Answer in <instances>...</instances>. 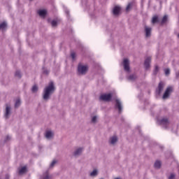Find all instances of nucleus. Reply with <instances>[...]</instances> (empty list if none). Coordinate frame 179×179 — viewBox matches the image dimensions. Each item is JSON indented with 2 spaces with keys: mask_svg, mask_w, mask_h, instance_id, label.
<instances>
[{
  "mask_svg": "<svg viewBox=\"0 0 179 179\" xmlns=\"http://www.w3.org/2000/svg\"><path fill=\"white\" fill-rule=\"evenodd\" d=\"M154 167L155 169H160L162 167V162L160 161H156Z\"/></svg>",
  "mask_w": 179,
  "mask_h": 179,
  "instance_id": "nucleus-23",
  "label": "nucleus"
},
{
  "mask_svg": "<svg viewBox=\"0 0 179 179\" xmlns=\"http://www.w3.org/2000/svg\"><path fill=\"white\" fill-rule=\"evenodd\" d=\"M159 73V66L155 65V69L153 70V73L152 74L156 76V75H157V73Z\"/></svg>",
  "mask_w": 179,
  "mask_h": 179,
  "instance_id": "nucleus-24",
  "label": "nucleus"
},
{
  "mask_svg": "<svg viewBox=\"0 0 179 179\" xmlns=\"http://www.w3.org/2000/svg\"><path fill=\"white\" fill-rule=\"evenodd\" d=\"M120 11H121V8L118 6H115L113 8V13L115 16H118V15H120Z\"/></svg>",
  "mask_w": 179,
  "mask_h": 179,
  "instance_id": "nucleus-12",
  "label": "nucleus"
},
{
  "mask_svg": "<svg viewBox=\"0 0 179 179\" xmlns=\"http://www.w3.org/2000/svg\"><path fill=\"white\" fill-rule=\"evenodd\" d=\"M52 178V176H50V174L48 173V171H46L42 176V179H51Z\"/></svg>",
  "mask_w": 179,
  "mask_h": 179,
  "instance_id": "nucleus-17",
  "label": "nucleus"
},
{
  "mask_svg": "<svg viewBox=\"0 0 179 179\" xmlns=\"http://www.w3.org/2000/svg\"><path fill=\"white\" fill-rule=\"evenodd\" d=\"M138 79V76L136 74H131L130 76H127V80L130 82H135Z\"/></svg>",
  "mask_w": 179,
  "mask_h": 179,
  "instance_id": "nucleus-14",
  "label": "nucleus"
},
{
  "mask_svg": "<svg viewBox=\"0 0 179 179\" xmlns=\"http://www.w3.org/2000/svg\"><path fill=\"white\" fill-rule=\"evenodd\" d=\"M178 38H179V34H178Z\"/></svg>",
  "mask_w": 179,
  "mask_h": 179,
  "instance_id": "nucleus-41",
  "label": "nucleus"
},
{
  "mask_svg": "<svg viewBox=\"0 0 179 179\" xmlns=\"http://www.w3.org/2000/svg\"><path fill=\"white\" fill-rule=\"evenodd\" d=\"M111 99H113L112 94H103L99 97V100H102V101H111Z\"/></svg>",
  "mask_w": 179,
  "mask_h": 179,
  "instance_id": "nucleus-6",
  "label": "nucleus"
},
{
  "mask_svg": "<svg viewBox=\"0 0 179 179\" xmlns=\"http://www.w3.org/2000/svg\"><path fill=\"white\" fill-rule=\"evenodd\" d=\"M38 13L39 16H41V17H45V16H47V10L45 9L39 10L38 11Z\"/></svg>",
  "mask_w": 179,
  "mask_h": 179,
  "instance_id": "nucleus-16",
  "label": "nucleus"
},
{
  "mask_svg": "<svg viewBox=\"0 0 179 179\" xmlns=\"http://www.w3.org/2000/svg\"><path fill=\"white\" fill-rule=\"evenodd\" d=\"M152 24L159 23V17L157 15H155L154 17H152Z\"/></svg>",
  "mask_w": 179,
  "mask_h": 179,
  "instance_id": "nucleus-21",
  "label": "nucleus"
},
{
  "mask_svg": "<svg viewBox=\"0 0 179 179\" xmlns=\"http://www.w3.org/2000/svg\"><path fill=\"white\" fill-rule=\"evenodd\" d=\"M122 65L124 66V70L126 72H131V68L129 67V59H124Z\"/></svg>",
  "mask_w": 179,
  "mask_h": 179,
  "instance_id": "nucleus-8",
  "label": "nucleus"
},
{
  "mask_svg": "<svg viewBox=\"0 0 179 179\" xmlns=\"http://www.w3.org/2000/svg\"><path fill=\"white\" fill-rule=\"evenodd\" d=\"M55 92V86L54 82L51 81L48 86L43 90V99L45 101H48L51 95Z\"/></svg>",
  "mask_w": 179,
  "mask_h": 179,
  "instance_id": "nucleus-1",
  "label": "nucleus"
},
{
  "mask_svg": "<svg viewBox=\"0 0 179 179\" xmlns=\"http://www.w3.org/2000/svg\"><path fill=\"white\" fill-rule=\"evenodd\" d=\"M71 57L72 59H75V58H76V54H75V52H71Z\"/></svg>",
  "mask_w": 179,
  "mask_h": 179,
  "instance_id": "nucleus-35",
  "label": "nucleus"
},
{
  "mask_svg": "<svg viewBox=\"0 0 179 179\" xmlns=\"http://www.w3.org/2000/svg\"><path fill=\"white\" fill-rule=\"evenodd\" d=\"M165 75H166V76L170 75V69H165Z\"/></svg>",
  "mask_w": 179,
  "mask_h": 179,
  "instance_id": "nucleus-34",
  "label": "nucleus"
},
{
  "mask_svg": "<svg viewBox=\"0 0 179 179\" xmlns=\"http://www.w3.org/2000/svg\"><path fill=\"white\" fill-rule=\"evenodd\" d=\"M8 24L3 22L1 24H0V30H3V29H6Z\"/></svg>",
  "mask_w": 179,
  "mask_h": 179,
  "instance_id": "nucleus-27",
  "label": "nucleus"
},
{
  "mask_svg": "<svg viewBox=\"0 0 179 179\" xmlns=\"http://www.w3.org/2000/svg\"><path fill=\"white\" fill-rule=\"evenodd\" d=\"M12 114V108L10 106L9 104H6V111L4 113V117L6 120H9L10 115Z\"/></svg>",
  "mask_w": 179,
  "mask_h": 179,
  "instance_id": "nucleus-5",
  "label": "nucleus"
},
{
  "mask_svg": "<svg viewBox=\"0 0 179 179\" xmlns=\"http://www.w3.org/2000/svg\"><path fill=\"white\" fill-rule=\"evenodd\" d=\"M50 21H51L50 18L48 19V22H50Z\"/></svg>",
  "mask_w": 179,
  "mask_h": 179,
  "instance_id": "nucleus-40",
  "label": "nucleus"
},
{
  "mask_svg": "<svg viewBox=\"0 0 179 179\" xmlns=\"http://www.w3.org/2000/svg\"><path fill=\"white\" fill-rule=\"evenodd\" d=\"M150 62H152V57H147L144 62V66L146 71L150 68Z\"/></svg>",
  "mask_w": 179,
  "mask_h": 179,
  "instance_id": "nucleus-10",
  "label": "nucleus"
},
{
  "mask_svg": "<svg viewBox=\"0 0 179 179\" xmlns=\"http://www.w3.org/2000/svg\"><path fill=\"white\" fill-rule=\"evenodd\" d=\"M83 151V148H79L74 151L73 155L74 156H80V155L82 153Z\"/></svg>",
  "mask_w": 179,
  "mask_h": 179,
  "instance_id": "nucleus-18",
  "label": "nucleus"
},
{
  "mask_svg": "<svg viewBox=\"0 0 179 179\" xmlns=\"http://www.w3.org/2000/svg\"><path fill=\"white\" fill-rule=\"evenodd\" d=\"M51 24H52V27H57V26L58 24V22H57V20H52Z\"/></svg>",
  "mask_w": 179,
  "mask_h": 179,
  "instance_id": "nucleus-30",
  "label": "nucleus"
},
{
  "mask_svg": "<svg viewBox=\"0 0 179 179\" xmlns=\"http://www.w3.org/2000/svg\"><path fill=\"white\" fill-rule=\"evenodd\" d=\"M89 71V67L87 66L83 65L82 64H78V75H85Z\"/></svg>",
  "mask_w": 179,
  "mask_h": 179,
  "instance_id": "nucleus-2",
  "label": "nucleus"
},
{
  "mask_svg": "<svg viewBox=\"0 0 179 179\" xmlns=\"http://www.w3.org/2000/svg\"><path fill=\"white\" fill-rule=\"evenodd\" d=\"M15 76L16 78H18V79H20L22 78V73H20V71H16L15 73Z\"/></svg>",
  "mask_w": 179,
  "mask_h": 179,
  "instance_id": "nucleus-29",
  "label": "nucleus"
},
{
  "mask_svg": "<svg viewBox=\"0 0 179 179\" xmlns=\"http://www.w3.org/2000/svg\"><path fill=\"white\" fill-rule=\"evenodd\" d=\"M97 176H99V171L97 169H94L93 171L90 173V177H97Z\"/></svg>",
  "mask_w": 179,
  "mask_h": 179,
  "instance_id": "nucleus-19",
  "label": "nucleus"
},
{
  "mask_svg": "<svg viewBox=\"0 0 179 179\" xmlns=\"http://www.w3.org/2000/svg\"><path fill=\"white\" fill-rule=\"evenodd\" d=\"M171 93H173L172 87H168L162 96L163 100H167V99H169Z\"/></svg>",
  "mask_w": 179,
  "mask_h": 179,
  "instance_id": "nucleus-3",
  "label": "nucleus"
},
{
  "mask_svg": "<svg viewBox=\"0 0 179 179\" xmlns=\"http://www.w3.org/2000/svg\"><path fill=\"white\" fill-rule=\"evenodd\" d=\"M117 142H118V137H117L116 136H113L110 138L109 143H110V145H115Z\"/></svg>",
  "mask_w": 179,
  "mask_h": 179,
  "instance_id": "nucleus-13",
  "label": "nucleus"
},
{
  "mask_svg": "<svg viewBox=\"0 0 179 179\" xmlns=\"http://www.w3.org/2000/svg\"><path fill=\"white\" fill-rule=\"evenodd\" d=\"M45 136L46 139H52L54 138V133L51 131H47Z\"/></svg>",
  "mask_w": 179,
  "mask_h": 179,
  "instance_id": "nucleus-15",
  "label": "nucleus"
},
{
  "mask_svg": "<svg viewBox=\"0 0 179 179\" xmlns=\"http://www.w3.org/2000/svg\"><path fill=\"white\" fill-rule=\"evenodd\" d=\"M157 123L159 125H162V127H164V128H167V126L169 125V124H170V122H169V119L164 117V118L158 120Z\"/></svg>",
  "mask_w": 179,
  "mask_h": 179,
  "instance_id": "nucleus-9",
  "label": "nucleus"
},
{
  "mask_svg": "<svg viewBox=\"0 0 179 179\" xmlns=\"http://www.w3.org/2000/svg\"><path fill=\"white\" fill-rule=\"evenodd\" d=\"M0 179H1V178H0Z\"/></svg>",
  "mask_w": 179,
  "mask_h": 179,
  "instance_id": "nucleus-42",
  "label": "nucleus"
},
{
  "mask_svg": "<svg viewBox=\"0 0 179 179\" xmlns=\"http://www.w3.org/2000/svg\"><path fill=\"white\" fill-rule=\"evenodd\" d=\"M26 171H27V168L26 166H23L19 170L18 173L20 175H22V174H24Z\"/></svg>",
  "mask_w": 179,
  "mask_h": 179,
  "instance_id": "nucleus-22",
  "label": "nucleus"
},
{
  "mask_svg": "<svg viewBox=\"0 0 179 179\" xmlns=\"http://www.w3.org/2000/svg\"><path fill=\"white\" fill-rule=\"evenodd\" d=\"M168 179H176V174L171 173L170 176L168 177Z\"/></svg>",
  "mask_w": 179,
  "mask_h": 179,
  "instance_id": "nucleus-32",
  "label": "nucleus"
},
{
  "mask_svg": "<svg viewBox=\"0 0 179 179\" xmlns=\"http://www.w3.org/2000/svg\"><path fill=\"white\" fill-rule=\"evenodd\" d=\"M65 12H66V15H69V10H66Z\"/></svg>",
  "mask_w": 179,
  "mask_h": 179,
  "instance_id": "nucleus-39",
  "label": "nucleus"
},
{
  "mask_svg": "<svg viewBox=\"0 0 179 179\" xmlns=\"http://www.w3.org/2000/svg\"><path fill=\"white\" fill-rule=\"evenodd\" d=\"M133 6H134V3H129V4L127 5V6L126 8L127 12H129V10H131V9H132Z\"/></svg>",
  "mask_w": 179,
  "mask_h": 179,
  "instance_id": "nucleus-28",
  "label": "nucleus"
},
{
  "mask_svg": "<svg viewBox=\"0 0 179 179\" xmlns=\"http://www.w3.org/2000/svg\"><path fill=\"white\" fill-rule=\"evenodd\" d=\"M21 104H22V101H20V99H16L15 106H14L15 108H19Z\"/></svg>",
  "mask_w": 179,
  "mask_h": 179,
  "instance_id": "nucleus-20",
  "label": "nucleus"
},
{
  "mask_svg": "<svg viewBox=\"0 0 179 179\" xmlns=\"http://www.w3.org/2000/svg\"><path fill=\"white\" fill-rule=\"evenodd\" d=\"M10 139V136H7L6 138L4 139V142H8V141Z\"/></svg>",
  "mask_w": 179,
  "mask_h": 179,
  "instance_id": "nucleus-36",
  "label": "nucleus"
},
{
  "mask_svg": "<svg viewBox=\"0 0 179 179\" xmlns=\"http://www.w3.org/2000/svg\"><path fill=\"white\" fill-rule=\"evenodd\" d=\"M10 178V176L9 174H6L5 176V179H9Z\"/></svg>",
  "mask_w": 179,
  "mask_h": 179,
  "instance_id": "nucleus-38",
  "label": "nucleus"
},
{
  "mask_svg": "<svg viewBox=\"0 0 179 179\" xmlns=\"http://www.w3.org/2000/svg\"><path fill=\"white\" fill-rule=\"evenodd\" d=\"M115 108L118 110V114L122 113V102H121V100L116 99H115Z\"/></svg>",
  "mask_w": 179,
  "mask_h": 179,
  "instance_id": "nucleus-4",
  "label": "nucleus"
},
{
  "mask_svg": "<svg viewBox=\"0 0 179 179\" xmlns=\"http://www.w3.org/2000/svg\"><path fill=\"white\" fill-rule=\"evenodd\" d=\"M32 93H37L38 92V87L36 85H34L31 88Z\"/></svg>",
  "mask_w": 179,
  "mask_h": 179,
  "instance_id": "nucleus-26",
  "label": "nucleus"
},
{
  "mask_svg": "<svg viewBox=\"0 0 179 179\" xmlns=\"http://www.w3.org/2000/svg\"><path fill=\"white\" fill-rule=\"evenodd\" d=\"M169 17L167 15H164L161 21V24H164V23L167 22Z\"/></svg>",
  "mask_w": 179,
  "mask_h": 179,
  "instance_id": "nucleus-25",
  "label": "nucleus"
},
{
  "mask_svg": "<svg viewBox=\"0 0 179 179\" xmlns=\"http://www.w3.org/2000/svg\"><path fill=\"white\" fill-rule=\"evenodd\" d=\"M92 122L93 124H96V122H97V116H94L92 118Z\"/></svg>",
  "mask_w": 179,
  "mask_h": 179,
  "instance_id": "nucleus-31",
  "label": "nucleus"
},
{
  "mask_svg": "<svg viewBox=\"0 0 179 179\" xmlns=\"http://www.w3.org/2000/svg\"><path fill=\"white\" fill-rule=\"evenodd\" d=\"M43 73H45V75H48V73H50V71H48V70H44V71H43Z\"/></svg>",
  "mask_w": 179,
  "mask_h": 179,
  "instance_id": "nucleus-37",
  "label": "nucleus"
},
{
  "mask_svg": "<svg viewBox=\"0 0 179 179\" xmlns=\"http://www.w3.org/2000/svg\"><path fill=\"white\" fill-rule=\"evenodd\" d=\"M55 164H57V161L53 160V161L52 162V163L50 164V167H54V166H55Z\"/></svg>",
  "mask_w": 179,
  "mask_h": 179,
  "instance_id": "nucleus-33",
  "label": "nucleus"
},
{
  "mask_svg": "<svg viewBox=\"0 0 179 179\" xmlns=\"http://www.w3.org/2000/svg\"><path fill=\"white\" fill-rule=\"evenodd\" d=\"M145 31V37H150L152 34V28L148 27V26L145 25L144 27Z\"/></svg>",
  "mask_w": 179,
  "mask_h": 179,
  "instance_id": "nucleus-11",
  "label": "nucleus"
},
{
  "mask_svg": "<svg viewBox=\"0 0 179 179\" xmlns=\"http://www.w3.org/2000/svg\"><path fill=\"white\" fill-rule=\"evenodd\" d=\"M164 86L165 84L163 83V81H160L158 84V87L156 89V93L159 96V94H162L163 92V90H164Z\"/></svg>",
  "mask_w": 179,
  "mask_h": 179,
  "instance_id": "nucleus-7",
  "label": "nucleus"
}]
</instances>
